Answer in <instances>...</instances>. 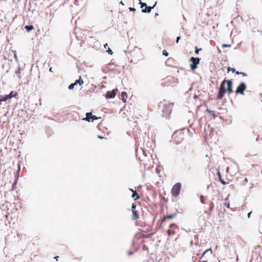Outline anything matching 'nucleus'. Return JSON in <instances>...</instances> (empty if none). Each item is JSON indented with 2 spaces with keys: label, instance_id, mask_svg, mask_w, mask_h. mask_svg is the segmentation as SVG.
I'll use <instances>...</instances> for the list:
<instances>
[{
  "label": "nucleus",
  "instance_id": "31",
  "mask_svg": "<svg viewBox=\"0 0 262 262\" xmlns=\"http://www.w3.org/2000/svg\"><path fill=\"white\" fill-rule=\"evenodd\" d=\"M235 74L238 75H242L243 77L247 76V74L246 73L243 72L237 71L235 72Z\"/></svg>",
  "mask_w": 262,
  "mask_h": 262
},
{
  "label": "nucleus",
  "instance_id": "27",
  "mask_svg": "<svg viewBox=\"0 0 262 262\" xmlns=\"http://www.w3.org/2000/svg\"><path fill=\"white\" fill-rule=\"evenodd\" d=\"M227 71H228V72H229L230 71H231L232 73H235L236 72H237L235 68H231L230 67H228L227 68Z\"/></svg>",
  "mask_w": 262,
  "mask_h": 262
},
{
  "label": "nucleus",
  "instance_id": "26",
  "mask_svg": "<svg viewBox=\"0 0 262 262\" xmlns=\"http://www.w3.org/2000/svg\"><path fill=\"white\" fill-rule=\"evenodd\" d=\"M132 216L133 219H138L139 218V214L137 210L132 211Z\"/></svg>",
  "mask_w": 262,
  "mask_h": 262
},
{
  "label": "nucleus",
  "instance_id": "10",
  "mask_svg": "<svg viewBox=\"0 0 262 262\" xmlns=\"http://www.w3.org/2000/svg\"><path fill=\"white\" fill-rule=\"evenodd\" d=\"M118 91L117 89H113L112 91H107L105 93V96L107 99H112L115 98L116 95V92Z\"/></svg>",
  "mask_w": 262,
  "mask_h": 262
},
{
  "label": "nucleus",
  "instance_id": "3",
  "mask_svg": "<svg viewBox=\"0 0 262 262\" xmlns=\"http://www.w3.org/2000/svg\"><path fill=\"white\" fill-rule=\"evenodd\" d=\"M249 26L251 29L252 32H256L261 33L262 31L259 30H256L258 26V20L254 17L249 18Z\"/></svg>",
  "mask_w": 262,
  "mask_h": 262
},
{
  "label": "nucleus",
  "instance_id": "21",
  "mask_svg": "<svg viewBox=\"0 0 262 262\" xmlns=\"http://www.w3.org/2000/svg\"><path fill=\"white\" fill-rule=\"evenodd\" d=\"M225 94L226 93H225L218 91V95L216 96L215 99L216 100H221L223 99Z\"/></svg>",
  "mask_w": 262,
  "mask_h": 262
},
{
  "label": "nucleus",
  "instance_id": "41",
  "mask_svg": "<svg viewBox=\"0 0 262 262\" xmlns=\"http://www.w3.org/2000/svg\"><path fill=\"white\" fill-rule=\"evenodd\" d=\"M20 169H21L20 164V163H18V164H17V173H19V172L20 171ZM17 175L19 176V174H18Z\"/></svg>",
  "mask_w": 262,
  "mask_h": 262
},
{
  "label": "nucleus",
  "instance_id": "34",
  "mask_svg": "<svg viewBox=\"0 0 262 262\" xmlns=\"http://www.w3.org/2000/svg\"><path fill=\"white\" fill-rule=\"evenodd\" d=\"M18 177H19L18 175L15 174V179L14 180V182L13 183L12 187H13L16 184V183L17 182V180H18Z\"/></svg>",
  "mask_w": 262,
  "mask_h": 262
},
{
  "label": "nucleus",
  "instance_id": "5",
  "mask_svg": "<svg viewBox=\"0 0 262 262\" xmlns=\"http://www.w3.org/2000/svg\"><path fill=\"white\" fill-rule=\"evenodd\" d=\"M201 58L198 57H191L189 59L190 69L194 71L198 68V66L200 64Z\"/></svg>",
  "mask_w": 262,
  "mask_h": 262
},
{
  "label": "nucleus",
  "instance_id": "61",
  "mask_svg": "<svg viewBox=\"0 0 262 262\" xmlns=\"http://www.w3.org/2000/svg\"><path fill=\"white\" fill-rule=\"evenodd\" d=\"M158 15H159V13H157V12H156V13H155V17H156V16H158Z\"/></svg>",
  "mask_w": 262,
  "mask_h": 262
},
{
  "label": "nucleus",
  "instance_id": "50",
  "mask_svg": "<svg viewBox=\"0 0 262 262\" xmlns=\"http://www.w3.org/2000/svg\"><path fill=\"white\" fill-rule=\"evenodd\" d=\"M252 213V211L249 212V213H248L247 217H248V219L250 217V216H251V214Z\"/></svg>",
  "mask_w": 262,
  "mask_h": 262
},
{
  "label": "nucleus",
  "instance_id": "15",
  "mask_svg": "<svg viewBox=\"0 0 262 262\" xmlns=\"http://www.w3.org/2000/svg\"><path fill=\"white\" fill-rule=\"evenodd\" d=\"M214 208V205L213 202H211L209 204V207L208 208V210L205 211V213L208 214L209 216L211 215V212L213 210Z\"/></svg>",
  "mask_w": 262,
  "mask_h": 262
},
{
  "label": "nucleus",
  "instance_id": "23",
  "mask_svg": "<svg viewBox=\"0 0 262 262\" xmlns=\"http://www.w3.org/2000/svg\"><path fill=\"white\" fill-rule=\"evenodd\" d=\"M217 176H218V178H219V181H220V182L223 184V185H225L226 184H227V183L226 182H225L222 178V176H221V174L220 173V172L219 171V170H217Z\"/></svg>",
  "mask_w": 262,
  "mask_h": 262
},
{
  "label": "nucleus",
  "instance_id": "35",
  "mask_svg": "<svg viewBox=\"0 0 262 262\" xmlns=\"http://www.w3.org/2000/svg\"><path fill=\"white\" fill-rule=\"evenodd\" d=\"M202 50V48H198L197 46L195 47L194 52L196 54L198 55L199 54V52Z\"/></svg>",
  "mask_w": 262,
  "mask_h": 262
},
{
  "label": "nucleus",
  "instance_id": "64",
  "mask_svg": "<svg viewBox=\"0 0 262 262\" xmlns=\"http://www.w3.org/2000/svg\"><path fill=\"white\" fill-rule=\"evenodd\" d=\"M120 4L124 5V4H123V2L122 1L120 2Z\"/></svg>",
  "mask_w": 262,
  "mask_h": 262
},
{
  "label": "nucleus",
  "instance_id": "9",
  "mask_svg": "<svg viewBox=\"0 0 262 262\" xmlns=\"http://www.w3.org/2000/svg\"><path fill=\"white\" fill-rule=\"evenodd\" d=\"M225 84H227V93L228 94H231L233 93V81L232 79H224Z\"/></svg>",
  "mask_w": 262,
  "mask_h": 262
},
{
  "label": "nucleus",
  "instance_id": "38",
  "mask_svg": "<svg viewBox=\"0 0 262 262\" xmlns=\"http://www.w3.org/2000/svg\"><path fill=\"white\" fill-rule=\"evenodd\" d=\"M106 52L109 54V55H113V51L112 50V49L108 47L107 50L106 51Z\"/></svg>",
  "mask_w": 262,
  "mask_h": 262
},
{
  "label": "nucleus",
  "instance_id": "11",
  "mask_svg": "<svg viewBox=\"0 0 262 262\" xmlns=\"http://www.w3.org/2000/svg\"><path fill=\"white\" fill-rule=\"evenodd\" d=\"M129 190L132 192V198H134V200H137L140 198V196L136 190V189H134L133 188H129Z\"/></svg>",
  "mask_w": 262,
  "mask_h": 262
},
{
  "label": "nucleus",
  "instance_id": "56",
  "mask_svg": "<svg viewBox=\"0 0 262 262\" xmlns=\"http://www.w3.org/2000/svg\"><path fill=\"white\" fill-rule=\"evenodd\" d=\"M104 46V48L105 49H106V47H108L107 43H106L105 44H104V46Z\"/></svg>",
  "mask_w": 262,
  "mask_h": 262
},
{
  "label": "nucleus",
  "instance_id": "48",
  "mask_svg": "<svg viewBox=\"0 0 262 262\" xmlns=\"http://www.w3.org/2000/svg\"><path fill=\"white\" fill-rule=\"evenodd\" d=\"M142 248H143V249L144 250H148V247L145 245H143V246H142Z\"/></svg>",
  "mask_w": 262,
  "mask_h": 262
},
{
  "label": "nucleus",
  "instance_id": "55",
  "mask_svg": "<svg viewBox=\"0 0 262 262\" xmlns=\"http://www.w3.org/2000/svg\"><path fill=\"white\" fill-rule=\"evenodd\" d=\"M98 138H99V139H102L104 138V137H102V136H100V135H98Z\"/></svg>",
  "mask_w": 262,
  "mask_h": 262
},
{
  "label": "nucleus",
  "instance_id": "52",
  "mask_svg": "<svg viewBox=\"0 0 262 262\" xmlns=\"http://www.w3.org/2000/svg\"><path fill=\"white\" fill-rule=\"evenodd\" d=\"M157 4V2H156L155 3L154 5H153V6H151V7H152V9H154L156 6Z\"/></svg>",
  "mask_w": 262,
  "mask_h": 262
},
{
  "label": "nucleus",
  "instance_id": "33",
  "mask_svg": "<svg viewBox=\"0 0 262 262\" xmlns=\"http://www.w3.org/2000/svg\"><path fill=\"white\" fill-rule=\"evenodd\" d=\"M111 70L113 71L115 74H119L121 73L120 70L118 69L114 68V69H112Z\"/></svg>",
  "mask_w": 262,
  "mask_h": 262
},
{
  "label": "nucleus",
  "instance_id": "44",
  "mask_svg": "<svg viewBox=\"0 0 262 262\" xmlns=\"http://www.w3.org/2000/svg\"><path fill=\"white\" fill-rule=\"evenodd\" d=\"M230 47H231V45H229V44H223L222 45L223 48Z\"/></svg>",
  "mask_w": 262,
  "mask_h": 262
},
{
  "label": "nucleus",
  "instance_id": "36",
  "mask_svg": "<svg viewBox=\"0 0 262 262\" xmlns=\"http://www.w3.org/2000/svg\"><path fill=\"white\" fill-rule=\"evenodd\" d=\"M94 93V90H93V91H91V90H89L88 91L86 92V94L87 95H89L90 97H91L93 96L92 95V93Z\"/></svg>",
  "mask_w": 262,
  "mask_h": 262
},
{
  "label": "nucleus",
  "instance_id": "57",
  "mask_svg": "<svg viewBox=\"0 0 262 262\" xmlns=\"http://www.w3.org/2000/svg\"><path fill=\"white\" fill-rule=\"evenodd\" d=\"M78 2V0H75L74 4H75V5H78V4H77Z\"/></svg>",
  "mask_w": 262,
  "mask_h": 262
},
{
  "label": "nucleus",
  "instance_id": "29",
  "mask_svg": "<svg viewBox=\"0 0 262 262\" xmlns=\"http://www.w3.org/2000/svg\"><path fill=\"white\" fill-rule=\"evenodd\" d=\"M167 233L169 236H170L171 235H173L176 233V232L174 230H167Z\"/></svg>",
  "mask_w": 262,
  "mask_h": 262
},
{
  "label": "nucleus",
  "instance_id": "40",
  "mask_svg": "<svg viewBox=\"0 0 262 262\" xmlns=\"http://www.w3.org/2000/svg\"><path fill=\"white\" fill-rule=\"evenodd\" d=\"M139 4L140 5V7L142 9L143 7L145 8L146 5H147V4L143 2L139 3Z\"/></svg>",
  "mask_w": 262,
  "mask_h": 262
},
{
  "label": "nucleus",
  "instance_id": "13",
  "mask_svg": "<svg viewBox=\"0 0 262 262\" xmlns=\"http://www.w3.org/2000/svg\"><path fill=\"white\" fill-rule=\"evenodd\" d=\"M225 82L224 81V79L221 82V84L220 85L219 91H221L223 93H227V89L225 87Z\"/></svg>",
  "mask_w": 262,
  "mask_h": 262
},
{
  "label": "nucleus",
  "instance_id": "1",
  "mask_svg": "<svg viewBox=\"0 0 262 262\" xmlns=\"http://www.w3.org/2000/svg\"><path fill=\"white\" fill-rule=\"evenodd\" d=\"M173 106V103L168 102L164 103V105L162 111V116L163 118H165L166 119H170V115L172 111Z\"/></svg>",
  "mask_w": 262,
  "mask_h": 262
},
{
  "label": "nucleus",
  "instance_id": "42",
  "mask_svg": "<svg viewBox=\"0 0 262 262\" xmlns=\"http://www.w3.org/2000/svg\"><path fill=\"white\" fill-rule=\"evenodd\" d=\"M136 207H137V206H136V204L135 203H133L132 204V211L133 210H135Z\"/></svg>",
  "mask_w": 262,
  "mask_h": 262
},
{
  "label": "nucleus",
  "instance_id": "19",
  "mask_svg": "<svg viewBox=\"0 0 262 262\" xmlns=\"http://www.w3.org/2000/svg\"><path fill=\"white\" fill-rule=\"evenodd\" d=\"M127 97V93L125 92H122L121 93V99L122 101L125 103L126 101V98Z\"/></svg>",
  "mask_w": 262,
  "mask_h": 262
},
{
  "label": "nucleus",
  "instance_id": "53",
  "mask_svg": "<svg viewBox=\"0 0 262 262\" xmlns=\"http://www.w3.org/2000/svg\"><path fill=\"white\" fill-rule=\"evenodd\" d=\"M134 238H136L137 239H139V237H138V234L137 233L134 235Z\"/></svg>",
  "mask_w": 262,
  "mask_h": 262
},
{
  "label": "nucleus",
  "instance_id": "14",
  "mask_svg": "<svg viewBox=\"0 0 262 262\" xmlns=\"http://www.w3.org/2000/svg\"><path fill=\"white\" fill-rule=\"evenodd\" d=\"M178 212V210L177 209L176 212L174 213L166 215V216L163 219L162 222H164L167 219L170 220V219H173V217H174L176 216Z\"/></svg>",
  "mask_w": 262,
  "mask_h": 262
},
{
  "label": "nucleus",
  "instance_id": "62",
  "mask_svg": "<svg viewBox=\"0 0 262 262\" xmlns=\"http://www.w3.org/2000/svg\"><path fill=\"white\" fill-rule=\"evenodd\" d=\"M49 71L51 72H53V71H52V68L51 67L50 69H49Z\"/></svg>",
  "mask_w": 262,
  "mask_h": 262
},
{
  "label": "nucleus",
  "instance_id": "43",
  "mask_svg": "<svg viewBox=\"0 0 262 262\" xmlns=\"http://www.w3.org/2000/svg\"><path fill=\"white\" fill-rule=\"evenodd\" d=\"M128 9L130 12H135L136 10V9L134 7H129Z\"/></svg>",
  "mask_w": 262,
  "mask_h": 262
},
{
  "label": "nucleus",
  "instance_id": "24",
  "mask_svg": "<svg viewBox=\"0 0 262 262\" xmlns=\"http://www.w3.org/2000/svg\"><path fill=\"white\" fill-rule=\"evenodd\" d=\"M25 29L27 32H30L31 30L34 29V26L32 25H26L25 26Z\"/></svg>",
  "mask_w": 262,
  "mask_h": 262
},
{
  "label": "nucleus",
  "instance_id": "12",
  "mask_svg": "<svg viewBox=\"0 0 262 262\" xmlns=\"http://www.w3.org/2000/svg\"><path fill=\"white\" fill-rule=\"evenodd\" d=\"M45 133L48 138L50 137L54 134L53 129L49 126L46 127Z\"/></svg>",
  "mask_w": 262,
  "mask_h": 262
},
{
  "label": "nucleus",
  "instance_id": "46",
  "mask_svg": "<svg viewBox=\"0 0 262 262\" xmlns=\"http://www.w3.org/2000/svg\"><path fill=\"white\" fill-rule=\"evenodd\" d=\"M177 226V225H176V224L175 223H171V224H170L169 225V227L170 228H173V227H175V226Z\"/></svg>",
  "mask_w": 262,
  "mask_h": 262
},
{
  "label": "nucleus",
  "instance_id": "60",
  "mask_svg": "<svg viewBox=\"0 0 262 262\" xmlns=\"http://www.w3.org/2000/svg\"><path fill=\"white\" fill-rule=\"evenodd\" d=\"M59 257V256H56L54 257V258H55L57 260H58V258Z\"/></svg>",
  "mask_w": 262,
  "mask_h": 262
},
{
  "label": "nucleus",
  "instance_id": "47",
  "mask_svg": "<svg viewBox=\"0 0 262 262\" xmlns=\"http://www.w3.org/2000/svg\"><path fill=\"white\" fill-rule=\"evenodd\" d=\"M181 39V36H177V38H176V43H178L180 40V39Z\"/></svg>",
  "mask_w": 262,
  "mask_h": 262
},
{
  "label": "nucleus",
  "instance_id": "51",
  "mask_svg": "<svg viewBox=\"0 0 262 262\" xmlns=\"http://www.w3.org/2000/svg\"><path fill=\"white\" fill-rule=\"evenodd\" d=\"M14 58H15V60L18 62L17 57L16 54L15 53L14 54Z\"/></svg>",
  "mask_w": 262,
  "mask_h": 262
},
{
  "label": "nucleus",
  "instance_id": "2",
  "mask_svg": "<svg viewBox=\"0 0 262 262\" xmlns=\"http://www.w3.org/2000/svg\"><path fill=\"white\" fill-rule=\"evenodd\" d=\"M184 130H187V132H189V129L183 127L180 130H176L172 135V138L177 144L180 143L183 139V133H182V132Z\"/></svg>",
  "mask_w": 262,
  "mask_h": 262
},
{
  "label": "nucleus",
  "instance_id": "28",
  "mask_svg": "<svg viewBox=\"0 0 262 262\" xmlns=\"http://www.w3.org/2000/svg\"><path fill=\"white\" fill-rule=\"evenodd\" d=\"M15 73L18 75V78L20 79L21 78L20 75V67L18 66L17 69L15 70Z\"/></svg>",
  "mask_w": 262,
  "mask_h": 262
},
{
  "label": "nucleus",
  "instance_id": "59",
  "mask_svg": "<svg viewBox=\"0 0 262 262\" xmlns=\"http://www.w3.org/2000/svg\"><path fill=\"white\" fill-rule=\"evenodd\" d=\"M244 181L246 182H248V179L247 178H245Z\"/></svg>",
  "mask_w": 262,
  "mask_h": 262
},
{
  "label": "nucleus",
  "instance_id": "17",
  "mask_svg": "<svg viewBox=\"0 0 262 262\" xmlns=\"http://www.w3.org/2000/svg\"><path fill=\"white\" fill-rule=\"evenodd\" d=\"M18 95V94L17 92L11 91L9 94H7V96L9 99L10 100L13 97H16Z\"/></svg>",
  "mask_w": 262,
  "mask_h": 262
},
{
  "label": "nucleus",
  "instance_id": "8",
  "mask_svg": "<svg viewBox=\"0 0 262 262\" xmlns=\"http://www.w3.org/2000/svg\"><path fill=\"white\" fill-rule=\"evenodd\" d=\"M247 88L246 84L244 82H241L236 88L235 90L236 94H238L244 95L245 94L244 91Z\"/></svg>",
  "mask_w": 262,
  "mask_h": 262
},
{
  "label": "nucleus",
  "instance_id": "22",
  "mask_svg": "<svg viewBox=\"0 0 262 262\" xmlns=\"http://www.w3.org/2000/svg\"><path fill=\"white\" fill-rule=\"evenodd\" d=\"M225 94L226 93H225L218 91V95L216 96L215 99L216 100H221L223 99Z\"/></svg>",
  "mask_w": 262,
  "mask_h": 262
},
{
  "label": "nucleus",
  "instance_id": "20",
  "mask_svg": "<svg viewBox=\"0 0 262 262\" xmlns=\"http://www.w3.org/2000/svg\"><path fill=\"white\" fill-rule=\"evenodd\" d=\"M75 85H77V84H79V85H81L83 84V79L81 78V76H80L79 77V78L76 79L74 82H73Z\"/></svg>",
  "mask_w": 262,
  "mask_h": 262
},
{
  "label": "nucleus",
  "instance_id": "16",
  "mask_svg": "<svg viewBox=\"0 0 262 262\" xmlns=\"http://www.w3.org/2000/svg\"><path fill=\"white\" fill-rule=\"evenodd\" d=\"M8 100H10L7 95H0V105H2L3 102H6Z\"/></svg>",
  "mask_w": 262,
  "mask_h": 262
},
{
  "label": "nucleus",
  "instance_id": "18",
  "mask_svg": "<svg viewBox=\"0 0 262 262\" xmlns=\"http://www.w3.org/2000/svg\"><path fill=\"white\" fill-rule=\"evenodd\" d=\"M152 9V8L151 7V6H148L147 5H146V7L144 9H142V12L145 13H149L151 10Z\"/></svg>",
  "mask_w": 262,
  "mask_h": 262
},
{
  "label": "nucleus",
  "instance_id": "7",
  "mask_svg": "<svg viewBox=\"0 0 262 262\" xmlns=\"http://www.w3.org/2000/svg\"><path fill=\"white\" fill-rule=\"evenodd\" d=\"M100 117H97L96 116L93 115L92 112H88L85 114V117L83 118L82 120L88 121L89 122H93L95 120L101 119Z\"/></svg>",
  "mask_w": 262,
  "mask_h": 262
},
{
  "label": "nucleus",
  "instance_id": "49",
  "mask_svg": "<svg viewBox=\"0 0 262 262\" xmlns=\"http://www.w3.org/2000/svg\"><path fill=\"white\" fill-rule=\"evenodd\" d=\"M127 254H128V255L130 256L133 255L134 252L130 251L128 252Z\"/></svg>",
  "mask_w": 262,
  "mask_h": 262
},
{
  "label": "nucleus",
  "instance_id": "32",
  "mask_svg": "<svg viewBox=\"0 0 262 262\" xmlns=\"http://www.w3.org/2000/svg\"><path fill=\"white\" fill-rule=\"evenodd\" d=\"M200 199L201 203L202 204H205V197L204 195L200 194Z\"/></svg>",
  "mask_w": 262,
  "mask_h": 262
},
{
  "label": "nucleus",
  "instance_id": "4",
  "mask_svg": "<svg viewBox=\"0 0 262 262\" xmlns=\"http://www.w3.org/2000/svg\"><path fill=\"white\" fill-rule=\"evenodd\" d=\"M182 188V184L180 182H177L172 186L171 190L172 196L177 197L179 195Z\"/></svg>",
  "mask_w": 262,
  "mask_h": 262
},
{
  "label": "nucleus",
  "instance_id": "39",
  "mask_svg": "<svg viewBox=\"0 0 262 262\" xmlns=\"http://www.w3.org/2000/svg\"><path fill=\"white\" fill-rule=\"evenodd\" d=\"M162 54L163 55L167 57L169 55V53H168V52L166 50H164L163 51H162Z\"/></svg>",
  "mask_w": 262,
  "mask_h": 262
},
{
  "label": "nucleus",
  "instance_id": "25",
  "mask_svg": "<svg viewBox=\"0 0 262 262\" xmlns=\"http://www.w3.org/2000/svg\"><path fill=\"white\" fill-rule=\"evenodd\" d=\"M206 112L211 114V116L213 119H215V118L217 117V115L215 114V112L214 111H211L208 108H207Z\"/></svg>",
  "mask_w": 262,
  "mask_h": 262
},
{
  "label": "nucleus",
  "instance_id": "54",
  "mask_svg": "<svg viewBox=\"0 0 262 262\" xmlns=\"http://www.w3.org/2000/svg\"><path fill=\"white\" fill-rule=\"evenodd\" d=\"M156 172H157V173H160V170H159V168H157L156 169Z\"/></svg>",
  "mask_w": 262,
  "mask_h": 262
},
{
  "label": "nucleus",
  "instance_id": "6",
  "mask_svg": "<svg viewBox=\"0 0 262 262\" xmlns=\"http://www.w3.org/2000/svg\"><path fill=\"white\" fill-rule=\"evenodd\" d=\"M212 253V249L211 248L205 250L202 253L199 262H207L208 257L210 256Z\"/></svg>",
  "mask_w": 262,
  "mask_h": 262
},
{
  "label": "nucleus",
  "instance_id": "45",
  "mask_svg": "<svg viewBox=\"0 0 262 262\" xmlns=\"http://www.w3.org/2000/svg\"><path fill=\"white\" fill-rule=\"evenodd\" d=\"M224 206L227 208H229L230 203L229 202H225L224 204Z\"/></svg>",
  "mask_w": 262,
  "mask_h": 262
},
{
  "label": "nucleus",
  "instance_id": "63",
  "mask_svg": "<svg viewBox=\"0 0 262 262\" xmlns=\"http://www.w3.org/2000/svg\"><path fill=\"white\" fill-rule=\"evenodd\" d=\"M253 186V184L251 183V186L250 187V189L252 188V186Z\"/></svg>",
  "mask_w": 262,
  "mask_h": 262
},
{
  "label": "nucleus",
  "instance_id": "58",
  "mask_svg": "<svg viewBox=\"0 0 262 262\" xmlns=\"http://www.w3.org/2000/svg\"><path fill=\"white\" fill-rule=\"evenodd\" d=\"M192 259H193V260H196V259H197V258H196V257L193 256V257H192Z\"/></svg>",
  "mask_w": 262,
  "mask_h": 262
},
{
  "label": "nucleus",
  "instance_id": "30",
  "mask_svg": "<svg viewBox=\"0 0 262 262\" xmlns=\"http://www.w3.org/2000/svg\"><path fill=\"white\" fill-rule=\"evenodd\" d=\"M154 234V233H149L145 234L144 235V237L147 238H151Z\"/></svg>",
  "mask_w": 262,
  "mask_h": 262
},
{
  "label": "nucleus",
  "instance_id": "37",
  "mask_svg": "<svg viewBox=\"0 0 262 262\" xmlns=\"http://www.w3.org/2000/svg\"><path fill=\"white\" fill-rule=\"evenodd\" d=\"M75 86H76L75 85V84L74 83H71L69 86H68V89L70 90H72L74 89V88L75 87Z\"/></svg>",
  "mask_w": 262,
  "mask_h": 262
}]
</instances>
